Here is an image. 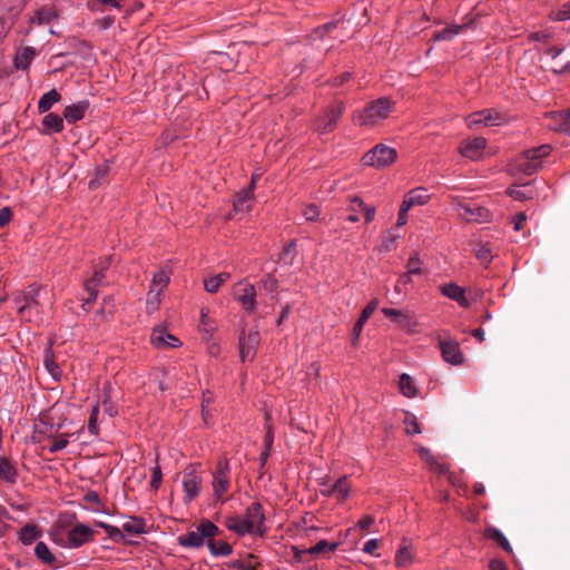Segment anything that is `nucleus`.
Returning <instances> with one entry per match:
<instances>
[{
    "instance_id": "nucleus-35",
    "label": "nucleus",
    "mask_w": 570,
    "mask_h": 570,
    "mask_svg": "<svg viewBox=\"0 0 570 570\" xmlns=\"http://www.w3.org/2000/svg\"><path fill=\"white\" fill-rule=\"evenodd\" d=\"M35 554L38 558V560H40L42 563H46L49 566L53 564L56 561L55 554L49 550L48 546L42 541L37 542L36 547H35Z\"/></svg>"
},
{
    "instance_id": "nucleus-63",
    "label": "nucleus",
    "mask_w": 570,
    "mask_h": 570,
    "mask_svg": "<svg viewBox=\"0 0 570 570\" xmlns=\"http://www.w3.org/2000/svg\"><path fill=\"white\" fill-rule=\"evenodd\" d=\"M420 453L423 460L430 465L431 469L436 464V458L428 449H421Z\"/></svg>"
},
{
    "instance_id": "nucleus-14",
    "label": "nucleus",
    "mask_w": 570,
    "mask_h": 570,
    "mask_svg": "<svg viewBox=\"0 0 570 570\" xmlns=\"http://www.w3.org/2000/svg\"><path fill=\"white\" fill-rule=\"evenodd\" d=\"M150 343L157 350L174 348L180 346V341L170 334L166 327L156 326L150 335Z\"/></svg>"
},
{
    "instance_id": "nucleus-10",
    "label": "nucleus",
    "mask_w": 570,
    "mask_h": 570,
    "mask_svg": "<svg viewBox=\"0 0 570 570\" xmlns=\"http://www.w3.org/2000/svg\"><path fill=\"white\" fill-rule=\"evenodd\" d=\"M259 343L261 334L257 328L252 327L247 332H242L239 336V356L242 362H252L254 360Z\"/></svg>"
},
{
    "instance_id": "nucleus-22",
    "label": "nucleus",
    "mask_w": 570,
    "mask_h": 570,
    "mask_svg": "<svg viewBox=\"0 0 570 570\" xmlns=\"http://www.w3.org/2000/svg\"><path fill=\"white\" fill-rule=\"evenodd\" d=\"M441 293L448 298L455 301L462 307H469L470 302L465 296V289L456 283H448L440 287Z\"/></svg>"
},
{
    "instance_id": "nucleus-47",
    "label": "nucleus",
    "mask_w": 570,
    "mask_h": 570,
    "mask_svg": "<svg viewBox=\"0 0 570 570\" xmlns=\"http://www.w3.org/2000/svg\"><path fill=\"white\" fill-rule=\"evenodd\" d=\"M337 28H343V22L331 21V22H327L325 24H322V26L315 28L313 31V36L317 37V38H323L325 33H330Z\"/></svg>"
},
{
    "instance_id": "nucleus-44",
    "label": "nucleus",
    "mask_w": 570,
    "mask_h": 570,
    "mask_svg": "<svg viewBox=\"0 0 570 570\" xmlns=\"http://www.w3.org/2000/svg\"><path fill=\"white\" fill-rule=\"evenodd\" d=\"M56 18V12L52 8H41L36 12V17L32 21H37L39 24L48 23Z\"/></svg>"
},
{
    "instance_id": "nucleus-2",
    "label": "nucleus",
    "mask_w": 570,
    "mask_h": 570,
    "mask_svg": "<svg viewBox=\"0 0 570 570\" xmlns=\"http://www.w3.org/2000/svg\"><path fill=\"white\" fill-rule=\"evenodd\" d=\"M40 296L41 286L31 284L14 298L21 320L35 324H40L45 321L46 304L41 302Z\"/></svg>"
},
{
    "instance_id": "nucleus-60",
    "label": "nucleus",
    "mask_w": 570,
    "mask_h": 570,
    "mask_svg": "<svg viewBox=\"0 0 570 570\" xmlns=\"http://www.w3.org/2000/svg\"><path fill=\"white\" fill-rule=\"evenodd\" d=\"M525 220H527V215L524 212L517 214L512 219L514 230H517V232L521 230L523 228Z\"/></svg>"
},
{
    "instance_id": "nucleus-64",
    "label": "nucleus",
    "mask_w": 570,
    "mask_h": 570,
    "mask_svg": "<svg viewBox=\"0 0 570 570\" xmlns=\"http://www.w3.org/2000/svg\"><path fill=\"white\" fill-rule=\"evenodd\" d=\"M12 217V212L9 207H3L0 210V228L7 225Z\"/></svg>"
},
{
    "instance_id": "nucleus-38",
    "label": "nucleus",
    "mask_w": 570,
    "mask_h": 570,
    "mask_svg": "<svg viewBox=\"0 0 570 570\" xmlns=\"http://www.w3.org/2000/svg\"><path fill=\"white\" fill-rule=\"evenodd\" d=\"M400 391L406 397H414L417 394V390L414 385L412 377L409 374L403 373L400 376Z\"/></svg>"
},
{
    "instance_id": "nucleus-37",
    "label": "nucleus",
    "mask_w": 570,
    "mask_h": 570,
    "mask_svg": "<svg viewBox=\"0 0 570 570\" xmlns=\"http://www.w3.org/2000/svg\"><path fill=\"white\" fill-rule=\"evenodd\" d=\"M331 492L335 493L334 497H336L338 501H344L350 493V484L347 482V478H340L333 485H331Z\"/></svg>"
},
{
    "instance_id": "nucleus-41",
    "label": "nucleus",
    "mask_w": 570,
    "mask_h": 570,
    "mask_svg": "<svg viewBox=\"0 0 570 570\" xmlns=\"http://www.w3.org/2000/svg\"><path fill=\"white\" fill-rule=\"evenodd\" d=\"M43 363L50 375L58 380L60 377L61 371L53 360V354L50 347L46 350Z\"/></svg>"
},
{
    "instance_id": "nucleus-57",
    "label": "nucleus",
    "mask_w": 570,
    "mask_h": 570,
    "mask_svg": "<svg viewBox=\"0 0 570 570\" xmlns=\"http://www.w3.org/2000/svg\"><path fill=\"white\" fill-rule=\"evenodd\" d=\"M303 215L306 220L315 222L320 216V209L316 205L311 204L304 208Z\"/></svg>"
},
{
    "instance_id": "nucleus-56",
    "label": "nucleus",
    "mask_w": 570,
    "mask_h": 570,
    "mask_svg": "<svg viewBox=\"0 0 570 570\" xmlns=\"http://www.w3.org/2000/svg\"><path fill=\"white\" fill-rule=\"evenodd\" d=\"M163 481V473L159 464H156V466L153 469V475L150 480V488L153 490H158Z\"/></svg>"
},
{
    "instance_id": "nucleus-4",
    "label": "nucleus",
    "mask_w": 570,
    "mask_h": 570,
    "mask_svg": "<svg viewBox=\"0 0 570 570\" xmlns=\"http://www.w3.org/2000/svg\"><path fill=\"white\" fill-rule=\"evenodd\" d=\"M551 153L550 145H541L535 148L528 149L515 157L513 168L518 173L527 176L533 175L542 167V158Z\"/></svg>"
},
{
    "instance_id": "nucleus-52",
    "label": "nucleus",
    "mask_w": 570,
    "mask_h": 570,
    "mask_svg": "<svg viewBox=\"0 0 570 570\" xmlns=\"http://www.w3.org/2000/svg\"><path fill=\"white\" fill-rule=\"evenodd\" d=\"M465 124H466V126L469 128H474V127L480 126V125L484 126L482 110L475 111V112H471L469 116H466Z\"/></svg>"
},
{
    "instance_id": "nucleus-48",
    "label": "nucleus",
    "mask_w": 570,
    "mask_h": 570,
    "mask_svg": "<svg viewBox=\"0 0 570 570\" xmlns=\"http://www.w3.org/2000/svg\"><path fill=\"white\" fill-rule=\"evenodd\" d=\"M144 522L140 519H131L122 524L124 531L131 534H139L144 532Z\"/></svg>"
},
{
    "instance_id": "nucleus-32",
    "label": "nucleus",
    "mask_w": 570,
    "mask_h": 570,
    "mask_svg": "<svg viewBox=\"0 0 570 570\" xmlns=\"http://www.w3.org/2000/svg\"><path fill=\"white\" fill-rule=\"evenodd\" d=\"M61 96L56 89L46 92L38 101L39 112H47L56 102L60 101Z\"/></svg>"
},
{
    "instance_id": "nucleus-33",
    "label": "nucleus",
    "mask_w": 570,
    "mask_h": 570,
    "mask_svg": "<svg viewBox=\"0 0 570 570\" xmlns=\"http://www.w3.org/2000/svg\"><path fill=\"white\" fill-rule=\"evenodd\" d=\"M41 532L35 524H26L19 532V540L24 544H31L36 539L40 537Z\"/></svg>"
},
{
    "instance_id": "nucleus-13",
    "label": "nucleus",
    "mask_w": 570,
    "mask_h": 570,
    "mask_svg": "<svg viewBox=\"0 0 570 570\" xmlns=\"http://www.w3.org/2000/svg\"><path fill=\"white\" fill-rule=\"evenodd\" d=\"M183 487L185 492V501H193L199 493L202 487V478L197 474L196 469L188 466L184 471Z\"/></svg>"
},
{
    "instance_id": "nucleus-19",
    "label": "nucleus",
    "mask_w": 570,
    "mask_h": 570,
    "mask_svg": "<svg viewBox=\"0 0 570 570\" xmlns=\"http://www.w3.org/2000/svg\"><path fill=\"white\" fill-rule=\"evenodd\" d=\"M104 279H105L104 272L98 268H95L94 275L88 281H86L85 287L89 295L82 305V308L85 311H89L90 305L96 301V298L98 296V286L102 284Z\"/></svg>"
},
{
    "instance_id": "nucleus-34",
    "label": "nucleus",
    "mask_w": 570,
    "mask_h": 570,
    "mask_svg": "<svg viewBox=\"0 0 570 570\" xmlns=\"http://www.w3.org/2000/svg\"><path fill=\"white\" fill-rule=\"evenodd\" d=\"M484 126H501L508 119L505 114H501L495 109H483Z\"/></svg>"
},
{
    "instance_id": "nucleus-27",
    "label": "nucleus",
    "mask_w": 570,
    "mask_h": 570,
    "mask_svg": "<svg viewBox=\"0 0 570 570\" xmlns=\"http://www.w3.org/2000/svg\"><path fill=\"white\" fill-rule=\"evenodd\" d=\"M507 194L515 200H528L535 196V190L531 184L520 186H512L507 190Z\"/></svg>"
},
{
    "instance_id": "nucleus-42",
    "label": "nucleus",
    "mask_w": 570,
    "mask_h": 570,
    "mask_svg": "<svg viewBox=\"0 0 570 570\" xmlns=\"http://www.w3.org/2000/svg\"><path fill=\"white\" fill-rule=\"evenodd\" d=\"M161 294L163 293L157 292L156 289L149 288L146 299V307L148 313H154L159 308Z\"/></svg>"
},
{
    "instance_id": "nucleus-36",
    "label": "nucleus",
    "mask_w": 570,
    "mask_h": 570,
    "mask_svg": "<svg viewBox=\"0 0 570 570\" xmlns=\"http://www.w3.org/2000/svg\"><path fill=\"white\" fill-rule=\"evenodd\" d=\"M487 538L495 541L504 551L512 553V547L504 534L497 528H488L485 530Z\"/></svg>"
},
{
    "instance_id": "nucleus-18",
    "label": "nucleus",
    "mask_w": 570,
    "mask_h": 570,
    "mask_svg": "<svg viewBox=\"0 0 570 570\" xmlns=\"http://www.w3.org/2000/svg\"><path fill=\"white\" fill-rule=\"evenodd\" d=\"M546 126L553 131L568 132L570 129V110L551 111L546 115Z\"/></svg>"
},
{
    "instance_id": "nucleus-30",
    "label": "nucleus",
    "mask_w": 570,
    "mask_h": 570,
    "mask_svg": "<svg viewBox=\"0 0 570 570\" xmlns=\"http://www.w3.org/2000/svg\"><path fill=\"white\" fill-rule=\"evenodd\" d=\"M229 273H219L217 275H214V276H210V277H206L204 279V286H205V289L208 292V293H216L218 292L219 287L226 282L229 279Z\"/></svg>"
},
{
    "instance_id": "nucleus-62",
    "label": "nucleus",
    "mask_w": 570,
    "mask_h": 570,
    "mask_svg": "<svg viewBox=\"0 0 570 570\" xmlns=\"http://www.w3.org/2000/svg\"><path fill=\"white\" fill-rule=\"evenodd\" d=\"M420 453L423 460L430 465L431 469L436 464V458L428 449H421Z\"/></svg>"
},
{
    "instance_id": "nucleus-23",
    "label": "nucleus",
    "mask_w": 570,
    "mask_h": 570,
    "mask_svg": "<svg viewBox=\"0 0 570 570\" xmlns=\"http://www.w3.org/2000/svg\"><path fill=\"white\" fill-rule=\"evenodd\" d=\"M413 558L411 541L406 538L402 539L395 553V566L397 568H406L412 563Z\"/></svg>"
},
{
    "instance_id": "nucleus-29",
    "label": "nucleus",
    "mask_w": 570,
    "mask_h": 570,
    "mask_svg": "<svg viewBox=\"0 0 570 570\" xmlns=\"http://www.w3.org/2000/svg\"><path fill=\"white\" fill-rule=\"evenodd\" d=\"M36 57V50L32 47H26L16 55L14 66L17 69H27L33 58Z\"/></svg>"
},
{
    "instance_id": "nucleus-5",
    "label": "nucleus",
    "mask_w": 570,
    "mask_h": 570,
    "mask_svg": "<svg viewBox=\"0 0 570 570\" xmlns=\"http://www.w3.org/2000/svg\"><path fill=\"white\" fill-rule=\"evenodd\" d=\"M219 529L209 520H202L196 530L189 531L178 537L177 541L184 548H200L204 543L219 533Z\"/></svg>"
},
{
    "instance_id": "nucleus-43",
    "label": "nucleus",
    "mask_w": 570,
    "mask_h": 570,
    "mask_svg": "<svg viewBox=\"0 0 570 570\" xmlns=\"http://www.w3.org/2000/svg\"><path fill=\"white\" fill-rule=\"evenodd\" d=\"M338 547V543H330L326 540L318 541L315 546L308 549L311 554H321L330 551H334Z\"/></svg>"
},
{
    "instance_id": "nucleus-25",
    "label": "nucleus",
    "mask_w": 570,
    "mask_h": 570,
    "mask_svg": "<svg viewBox=\"0 0 570 570\" xmlns=\"http://www.w3.org/2000/svg\"><path fill=\"white\" fill-rule=\"evenodd\" d=\"M377 299H373L371 301L366 307L362 311V314L361 316L358 317V320L356 321L355 325H354V328H353V333H354V338L352 341V344L353 345H356L357 343V340L361 335V332L363 330V325L366 324V321L368 320V317L373 314V312L376 309L377 307Z\"/></svg>"
},
{
    "instance_id": "nucleus-16",
    "label": "nucleus",
    "mask_w": 570,
    "mask_h": 570,
    "mask_svg": "<svg viewBox=\"0 0 570 570\" xmlns=\"http://www.w3.org/2000/svg\"><path fill=\"white\" fill-rule=\"evenodd\" d=\"M439 346L443 360L452 365H460L464 357L460 350L459 343L454 340H439Z\"/></svg>"
},
{
    "instance_id": "nucleus-15",
    "label": "nucleus",
    "mask_w": 570,
    "mask_h": 570,
    "mask_svg": "<svg viewBox=\"0 0 570 570\" xmlns=\"http://www.w3.org/2000/svg\"><path fill=\"white\" fill-rule=\"evenodd\" d=\"M382 313L402 330L413 331L416 325L413 314L407 309L383 307Z\"/></svg>"
},
{
    "instance_id": "nucleus-8",
    "label": "nucleus",
    "mask_w": 570,
    "mask_h": 570,
    "mask_svg": "<svg viewBox=\"0 0 570 570\" xmlns=\"http://www.w3.org/2000/svg\"><path fill=\"white\" fill-rule=\"evenodd\" d=\"M345 106L342 101L330 105L324 114L315 120V129L320 134H327L335 129L338 119L343 115Z\"/></svg>"
},
{
    "instance_id": "nucleus-45",
    "label": "nucleus",
    "mask_w": 570,
    "mask_h": 570,
    "mask_svg": "<svg viewBox=\"0 0 570 570\" xmlns=\"http://www.w3.org/2000/svg\"><path fill=\"white\" fill-rule=\"evenodd\" d=\"M405 433L407 435L420 434L421 429L415 415L407 413L404 421Z\"/></svg>"
},
{
    "instance_id": "nucleus-53",
    "label": "nucleus",
    "mask_w": 570,
    "mask_h": 570,
    "mask_svg": "<svg viewBox=\"0 0 570 570\" xmlns=\"http://www.w3.org/2000/svg\"><path fill=\"white\" fill-rule=\"evenodd\" d=\"M262 287L269 292L275 293L278 287V281L273 274H267L261 282Z\"/></svg>"
},
{
    "instance_id": "nucleus-12",
    "label": "nucleus",
    "mask_w": 570,
    "mask_h": 570,
    "mask_svg": "<svg viewBox=\"0 0 570 570\" xmlns=\"http://www.w3.org/2000/svg\"><path fill=\"white\" fill-rule=\"evenodd\" d=\"M234 296L247 313L256 311V289L250 283L239 281L234 287Z\"/></svg>"
},
{
    "instance_id": "nucleus-51",
    "label": "nucleus",
    "mask_w": 570,
    "mask_h": 570,
    "mask_svg": "<svg viewBox=\"0 0 570 570\" xmlns=\"http://www.w3.org/2000/svg\"><path fill=\"white\" fill-rule=\"evenodd\" d=\"M421 265L422 262L420 257L417 256V254H414L413 256L410 257L407 262L406 272L411 275H420L422 273Z\"/></svg>"
},
{
    "instance_id": "nucleus-24",
    "label": "nucleus",
    "mask_w": 570,
    "mask_h": 570,
    "mask_svg": "<svg viewBox=\"0 0 570 570\" xmlns=\"http://www.w3.org/2000/svg\"><path fill=\"white\" fill-rule=\"evenodd\" d=\"M88 107L89 102L87 100H82L78 104L67 106L63 111V117L69 124H75L85 117Z\"/></svg>"
},
{
    "instance_id": "nucleus-21",
    "label": "nucleus",
    "mask_w": 570,
    "mask_h": 570,
    "mask_svg": "<svg viewBox=\"0 0 570 570\" xmlns=\"http://www.w3.org/2000/svg\"><path fill=\"white\" fill-rule=\"evenodd\" d=\"M430 200V195L425 188L417 187L405 194L402 205L403 212H409L414 206H423Z\"/></svg>"
},
{
    "instance_id": "nucleus-58",
    "label": "nucleus",
    "mask_w": 570,
    "mask_h": 570,
    "mask_svg": "<svg viewBox=\"0 0 570 570\" xmlns=\"http://www.w3.org/2000/svg\"><path fill=\"white\" fill-rule=\"evenodd\" d=\"M67 445H68V440L66 438H61V439L53 441L49 445L48 450L50 453H56L58 451L63 450Z\"/></svg>"
},
{
    "instance_id": "nucleus-31",
    "label": "nucleus",
    "mask_w": 570,
    "mask_h": 570,
    "mask_svg": "<svg viewBox=\"0 0 570 570\" xmlns=\"http://www.w3.org/2000/svg\"><path fill=\"white\" fill-rule=\"evenodd\" d=\"M42 126L47 131L61 132L63 130V118L57 114L49 112L43 117Z\"/></svg>"
},
{
    "instance_id": "nucleus-46",
    "label": "nucleus",
    "mask_w": 570,
    "mask_h": 570,
    "mask_svg": "<svg viewBox=\"0 0 570 570\" xmlns=\"http://www.w3.org/2000/svg\"><path fill=\"white\" fill-rule=\"evenodd\" d=\"M461 28H462V26L448 27V28L436 32L434 35L433 39L436 41L451 40L454 38V36H456L459 33Z\"/></svg>"
},
{
    "instance_id": "nucleus-20",
    "label": "nucleus",
    "mask_w": 570,
    "mask_h": 570,
    "mask_svg": "<svg viewBox=\"0 0 570 570\" xmlns=\"http://www.w3.org/2000/svg\"><path fill=\"white\" fill-rule=\"evenodd\" d=\"M94 531L88 525L78 524L68 532L69 547L79 548L82 544L91 541Z\"/></svg>"
},
{
    "instance_id": "nucleus-40",
    "label": "nucleus",
    "mask_w": 570,
    "mask_h": 570,
    "mask_svg": "<svg viewBox=\"0 0 570 570\" xmlns=\"http://www.w3.org/2000/svg\"><path fill=\"white\" fill-rule=\"evenodd\" d=\"M169 284V275L166 271L161 269L154 274L150 288L163 293Z\"/></svg>"
},
{
    "instance_id": "nucleus-26",
    "label": "nucleus",
    "mask_w": 570,
    "mask_h": 570,
    "mask_svg": "<svg viewBox=\"0 0 570 570\" xmlns=\"http://www.w3.org/2000/svg\"><path fill=\"white\" fill-rule=\"evenodd\" d=\"M18 479V471L14 464L6 456H0V480L14 484Z\"/></svg>"
},
{
    "instance_id": "nucleus-3",
    "label": "nucleus",
    "mask_w": 570,
    "mask_h": 570,
    "mask_svg": "<svg viewBox=\"0 0 570 570\" xmlns=\"http://www.w3.org/2000/svg\"><path fill=\"white\" fill-rule=\"evenodd\" d=\"M394 101L387 97H380L371 101L362 110L353 114V122L361 127H373L389 118L393 111Z\"/></svg>"
},
{
    "instance_id": "nucleus-55",
    "label": "nucleus",
    "mask_w": 570,
    "mask_h": 570,
    "mask_svg": "<svg viewBox=\"0 0 570 570\" xmlns=\"http://www.w3.org/2000/svg\"><path fill=\"white\" fill-rule=\"evenodd\" d=\"M254 557L250 556L249 560L242 561V560H234L228 563L229 567L239 569V570H256V564L252 562V559Z\"/></svg>"
},
{
    "instance_id": "nucleus-50",
    "label": "nucleus",
    "mask_w": 570,
    "mask_h": 570,
    "mask_svg": "<svg viewBox=\"0 0 570 570\" xmlns=\"http://www.w3.org/2000/svg\"><path fill=\"white\" fill-rule=\"evenodd\" d=\"M98 415H99V407L98 405L92 406L90 411V416L88 421V430L92 435H98L99 429H98Z\"/></svg>"
},
{
    "instance_id": "nucleus-59",
    "label": "nucleus",
    "mask_w": 570,
    "mask_h": 570,
    "mask_svg": "<svg viewBox=\"0 0 570 570\" xmlns=\"http://www.w3.org/2000/svg\"><path fill=\"white\" fill-rule=\"evenodd\" d=\"M273 442H274V429H273V425L267 423L265 425V438H264L265 448L272 449Z\"/></svg>"
},
{
    "instance_id": "nucleus-6",
    "label": "nucleus",
    "mask_w": 570,
    "mask_h": 570,
    "mask_svg": "<svg viewBox=\"0 0 570 570\" xmlns=\"http://www.w3.org/2000/svg\"><path fill=\"white\" fill-rule=\"evenodd\" d=\"M397 158V151L384 144H377L362 157L365 166L382 169L391 166Z\"/></svg>"
},
{
    "instance_id": "nucleus-1",
    "label": "nucleus",
    "mask_w": 570,
    "mask_h": 570,
    "mask_svg": "<svg viewBox=\"0 0 570 570\" xmlns=\"http://www.w3.org/2000/svg\"><path fill=\"white\" fill-rule=\"evenodd\" d=\"M265 514L263 507L259 502H254L247 509L243 518L229 517L226 519L225 524L228 530L237 533L238 535H245L247 533H256L264 535L266 532L265 527Z\"/></svg>"
},
{
    "instance_id": "nucleus-61",
    "label": "nucleus",
    "mask_w": 570,
    "mask_h": 570,
    "mask_svg": "<svg viewBox=\"0 0 570 570\" xmlns=\"http://www.w3.org/2000/svg\"><path fill=\"white\" fill-rule=\"evenodd\" d=\"M375 522V519L373 515H370V514H366L364 515L358 522H357V528L361 529V530H366L368 529L372 524H374Z\"/></svg>"
},
{
    "instance_id": "nucleus-11",
    "label": "nucleus",
    "mask_w": 570,
    "mask_h": 570,
    "mask_svg": "<svg viewBox=\"0 0 570 570\" xmlns=\"http://www.w3.org/2000/svg\"><path fill=\"white\" fill-rule=\"evenodd\" d=\"M214 495L220 499L229 489V464L227 459L220 458L213 473Z\"/></svg>"
},
{
    "instance_id": "nucleus-49",
    "label": "nucleus",
    "mask_w": 570,
    "mask_h": 570,
    "mask_svg": "<svg viewBox=\"0 0 570 570\" xmlns=\"http://www.w3.org/2000/svg\"><path fill=\"white\" fill-rule=\"evenodd\" d=\"M474 254L479 261L485 264H489L493 258L491 248L487 244L479 245L474 249Z\"/></svg>"
},
{
    "instance_id": "nucleus-28",
    "label": "nucleus",
    "mask_w": 570,
    "mask_h": 570,
    "mask_svg": "<svg viewBox=\"0 0 570 570\" xmlns=\"http://www.w3.org/2000/svg\"><path fill=\"white\" fill-rule=\"evenodd\" d=\"M350 209L353 213H363L366 223H371L374 219L375 208L365 205L364 202L358 197H354L351 200Z\"/></svg>"
},
{
    "instance_id": "nucleus-7",
    "label": "nucleus",
    "mask_w": 570,
    "mask_h": 570,
    "mask_svg": "<svg viewBox=\"0 0 570 570\" xmlns=\"http://www.w3.org/2000/svg\"><path fill=\"white\" fill-rule=\"evenodd\" d=\"M451 206L460 218L468 223H487L491 220L490 210L475 204L463 203L459 198H453Z\"/></svg>"
},
{
    "instance_id": "nucleus-39",
    "label": "nucleus",
    "mask_w": 570,
    "mask_h": 570,
    "mask_svg": "<svg viewBox=\"0 0 570 570\" xmlns=\"http://www.w3.org/2000/svg\"><path fill=\"white\" fill-rule=\"evenodd\" d=\"M210 553L217 556H229L233 552L232 546L225 541L216 542L214 538L207 542Z\"/></svg>"
},
{
    "instance_id": "nucleus-17",
    "label": "nucleus",
    "mask_w": 570,
    "mask_h": 570,
    "mask_svg": "<svg viewBox=\"0 0 570 570\" xmlns=\"http://www.w3.org/2000/svg\"><path fill=\"white\" fill-rule=\"evenodd\" d=\"M485 147L487 139L483 137H476L474 139L462 141L459 151L465 158L478 160L482 157Z\"/></svg>"
},
{
    "instance_id": "nucleus-9",
    "label": "nucleus",
    "mask_w": 570,
    "mask_h": 570,
    "mask_svg": "<svg viewBox=\"0 0 570 570\" xmlns=\"http://www.w3.org/2000/svg\"><path fill=\"white\" fill-rule=\"evenodd\" d=\"M254 188L255 177L252 178V183L247 188L240 190L235 195L233 210L228 214V219L234 218V216L238 214L245 215L253 209L255 204Z\"/></svg>"
},
{
    "instance_id": "nucleus-54",
    "label": "nucleus",
    "mask_w": 570,
    "mask_h": 570,
    "mask_svg": "<svg viewBox=\"0 0 570 570\" xmlns=\"http://www.w3.org/2000/svg\"><path fill=\"white\" fill-rule=\"evenodd\" d=\"M200 328L205 333H212L215 330L213 321L208 315V311L203 308L200 312Z\"/></svg>"
}]
</instances>
